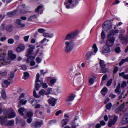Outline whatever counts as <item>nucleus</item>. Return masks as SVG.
I'll return each mask as SVG.
<instances>
[{"label":"nucleus","mask_w":128,"mask_h":128,"mask_svg":"<svg viewBox=\"0 0 128 128\" xmlns=\"http://www.w3.org/2000/svg\"><path fill=\"white\" fill-rule=\"evenodd\" d=\"M100 64L101 68V74H106V72H108V68H106V62L102 60H101Z\"/></svg>","instance_id":"0eeeda50"},{"label":"nucleus","mask_w":128,"mask_h":128,"mask_svg":"<svg viewBox=\"0 0 128 128\" xmlns=\"http://www.w3.org/2000/svg\"><path fill=\"white\" fill-rule=\"evenodd\" d=\"M2 96L4 100H6V90H2Z\"/></svg>","instance_id":"4c0bfd02"},{"label":"nucleus","mask_w":128,"mask_h":128,"mask_svg":"<svg viewBox=\"0 0 128 128\" xmlns=\"http://www.w3.org/2000/svg\"><path fill=\"white\" fill-rule=\"evenodd\" d=\"M6 56L4 54H0V62L2 66H4L6 64H10V61H6V59H4Z\"/></svg>","instance_id":"f8f14e48"},{"label":"nucleus","mask_w":128,"mask_h":128,"mask_svg":"<svg viewBox=\"0 0 128 128\" xmlns=\"http://www.w3.org/2000/svg\"><path fill=\"white\" fill-rule=\"evenodd\" d=\"M76 96L74 94H71L68 96L66 99V102H74V98H76Z\"/></svg>","instance_id":"ddd939ff"},{"label":"nucleus","mask_w":128,"mask_h":128,"mask_svg":"<svg viewBox=\"0 0 128 128\" xmlns=\"http://www.w3.org/2000/svg\"><path fill=\"white\" fill-rule=\"evenodd\" d=\"M78 36V32H72L68 34L64 38V42L66 40H74Z\"/></svg>","instance_id":"20e7f679"},{"label":"nucleus","mask_w":128,"mask_h":128,"mask_svg":"<svg viewBox=\"0 0 128 128\" xmlns=\"http://www.w3.org/2000/svg\"><path fill=\"white\" fill-rule=\"evenodd\" d=\"M10 86V82H8V80H6L4 82V84H2V86H3L4 88H8Z\"/></svg>","instance_id":"a878e982"},{"label":"nucleus","mask_w":128,"mask_h":128,"mask_svg":"<svg viewBox=\"0 0 128 128\" xmlns=\"http://www.w3.org/2000/svg\"><path fill=\"white\" fill-rule=\"evenodd\" d=\"M38 32L40 33V34H44V32H46V30H44V29H39L38 30Z\"/></svg>","instance_id":"680f3d73"},{"label":"nucleus","mask_w":128,"mask_h":128,"mask_svg":"<svg viewBox=\"0 0 128 128\" xmlns=\"http://www.w3.org/2000/svg\"><path fill=\"white\" fill-rule=\"evenodd\" d=\"M18 112L20 114V116H24V114H26V109L21 108L18 110Z\"/></svg>","instance_id":"4be33fe9"},{"label":"nucleus","mask_w":128,"mask_h":128,"mask_svg":"<svg viewBox=\"0 0 128 128\" xmlns=\"http://www.w3.org/2000/svg\"><path fill=\"white\" fill-rule=\"evenodd\" d=\"M36 58L35 56H31L28 58L27 62L28 64H30L31 66H36V62H34V59Z\"/></svg>","instance_id":"2eb2a0df"},{"label":"nucleus","mask_w":128,"mask_h":128,"mask_svg":"<svg viewBox=\"0 0 128 128\" xmlns=\"http://www.w3.org/2000/svg\"><path fill=\"white\" fill-rule=\"evenodd\" d=\"M24 8H26V4L20 6L18 7V10L20 11L22 14H28V11L25 10Z\"/></svg>","instance_id":"dca6fc26"},{"label":"nucleus","mask_w":128,"mask_h":128,"mask_svg":"<svg viewBox=\"0 0 128 128\" xmlns=\"http://www.w3.org/2000/svg\"><path fill=\"white\" fill-rule=\"evenodd\" d=\"M64 46H65V50L67 54H70V52H72V50H74V46L71 42H66L64 41Z\"/></svg>","instance_id":"7ed1b4c3"},{"label":"nucleus","mask_w":128,"mask_h":128,"mask_svg":"<svg viewBox=\"0 0 128 128\" xmlns=\"http://www.w3.org/2000/svg\"><path fill=\"white\" fill-rule=\"evenodd\" d=\"M112 80H109L107 83V86H112Z\"/></svg>","instance_id":"0e129e2a"},{"label":"nucleus","mask_w":128,"mask_h":128,"mask_svg":"<svg viewBox=\"0 0 128 128\" xmlns=\"http://www.w3.org/2000/svg\"><path fill=\"white\" fill-rule=\"evenodd\" d=\"M128 62V58L126 59H123L122 60V61L120 63L119 66H122L124 64L125 62Z\"/></svg>","instance_id":"e433bc0d"},{"label":"nucleus","mask_w":128,"mask_h":128,"mask_svg":"<svg viewBox=\"0 0 128 128\" xmlns=\"http://www.w3.org/2000/svg\"><path fill=\"white\" fill-rule=\"evenodd\" d=\"M79 4L78 0H66L64 2V6L67 10H70Z\"/></svg>","instance_id":"f03ea898"},{"label":"nucleus","mask_w":128,"mask_h":128,"mask_svg":"<svg viewBox=\"0 0 128 128\" xmlns=\"http://www.w3.org/2000/svg\"><path fill=\"white\" fill-rule=\"evenodd\" d=\"M26 98V94L22 93L19 98V100H22V98Z\"/></svg>","instance_id":"6e6d98bb"},{"label":"nucleus","mask_w":128,"mask_h":128,"mask_svg":"<svg viewBox=\"0 0 128 128\" xmlns=\"http://www.w3.org/2000/svg\"><path fill=\"white\" fill-rule=\"evenodd\" d=\"M43 36L44 38H52L54 35L52 33H44Z\"/></svg>","instance_id":"393cba45"},{"label":"nucleus","mask_w":128,"mask_h":128,"mask_svg":"<svg viewBox=\"0 0 128 128\" xmlns=\"http://www.w3.org/2000/svg\"><path fill=\"white\" fill-rule=\"evenodd\" d=\"M28 103V100H22L18 103V106H26Z\"/></svg>","instance_id":"bb28decb"},{"label":"nucleus","mask_w":128,"mask_h":128,"mask_svg":"<svg viewBox=\"0 0 128 128\" xmlns=\"http://www.w3.org/2000/svg\"><path fill=\"white\" fill-rule=\"evenodd\" d=\"M42 122H36L31 124V126L32 128H42Z\"/></svg>","instance_id":"a211bd4d"},{"label":"nucleus","mask_w":128,"mask_h":128,"mask_svg":"<svg viewBox=\"0 0 128 128\" xmlns=\"http://www.w3.org/2000/svg\"><path fill=\"white\" fill-rule=\"evenodd\" d=\"M120 76H122L124 78V80H128V74L126 75V73L124 72H122V73H120Z\"/></svg>","instance_id":"473e14b6"},{"label":"nucleus","mask_w":128,"mask_h":128,"mask_svg":"<svg viewBox=\"0 0 128 128\" xmlns=\"http://www.w3.org/2000/svg\"><path fill=\"white\" fill-rule=\"evenodd\" d=\"M92 48L94 50V54H96L98 52V47L96 46V44H94Z\"/></svg>","instance_id":"09e8293b"},{"label":"nucleus","mask_w":128,"mask_h":128,"mask_svg":"<svg viewBox=\"0 0 128 128\" xmlns=\"http://www.w3.org/2000/svg\"><path fill=\"white\" fill-rule=\"evenodd\" d=\"M110 46H108L107 48L104 49L101 52L102 54H108L109 52H110Z\"/></svg>","instance_id":"cd10ccee"},{"label":"nucleus","mask_w":128,"mask_h":128,"mask_svg":"<svg viewBox=\"0 0 128 128\" xmlns=\"http://www.w3.org/2000/svg\"><path fill=\"white\" fill-rule=\"evenodd\" d=\"M4 28H6V25L4 24H2L0 27V30L2 32H4Z\"/></svg>","instance_id":"052dcab7"},{"label":"nucleus","mask_w":128,"mask_h":128,"mask_svg":"<svg viewBox=\"0 0 128 128\" xmlns=\"http://www.w3.org/2000/svg\"><path fill=\"white\" fill-rule=\"evenodd\" d=\"M108 42H110V44H114L116 42V38L112 37L109 40H107L106 46H112L108 44Z\"/></svg>","instance_id":"b1692460"},{"label":"nucleus","mask_w":128,"mask_h":128,"mask_svg":"<svg viewBox=\"0 0 128 128\" xmlns=\"http://www.w3.org/2000/svg\"><path fill=\"white\" fill-rule=\"evenodd\" d=\"M107 92H108V88H104L102 90L101 92H102V94L103 96H106V94Z\"/></svg>","instance_id":"79ce46f5"},{"label":"nucleus","mask_w":128,"mask_h":128,"mask_svg":"<svg viewBox=\"0 0 128 128\" xmlns=\"http://www.w3.org/2000/svg\"><path fill=\"white\" fill-rule=\"evenodd\" d=\"M26 50V46L24 44H21L18 47L16 48L17 52H24Z\"/></svg>","instance_id":"6ab92c4d"},{"label":"nucleus","mask_w":128,"mask_h":128,"mask_svg":"<svg viewBox=\"0 0 128 128\" xmlns=\"http://www.w3.org/2000/svg\"><path fill=\"white\" fill-rule=\"evenodd\" d=\"M14 28L12 27V26L9 25L6 26V30H7V32H12Z\"/></svg>","instance_id":"2f4dec72"},{"label":"nucleus","mask_w":128,"mask_h":128,"mask_svg":"<svg viewBox=\"0 0 128 128\" xmlns=\"http://www.w3.org/2000/svg\"><path fill=\"white\" fill-rule=\"evenodd\" d=\"M8 118L6 116L5 117L4 116H1L0 118V122L2 126H6L8 124V120H6Z\"/></svg>","instance_id":"4468645a"},{"label":"nucleus","mask_w":128,"mask_h":128,"mask_svg":"<svg viewBox=\"0 0 128 128\" xmlns=\"http://www.w3.org/2000/svg\"><path fill=\"white\" fill-rule=\"evenodd\" d=\"M8 44H14V40L12 38L8 40Z\"/></svg>","instance_id":"5fc2aeb1"},{"label":"nucleus","mask_w":128,"mask_h":128,"mask_svg":"<svg viewBox=\"0 0 128 128\" xmlns=\"http://www.w3.org/2000/svg\"><path fill=\"white\" fill-rule=\"evenodd\" d=\"M26 121H24V120H22L20 122V126H22V128H24V126H26Z\"/></svg>","instance_id":"8fccbe9b"},{"label":"nucleus","mask_w":128,"mask_h":128,"mask_svg":"<svg viewBox=\"0 0 128 128\" xmlns=\"http://www.w3.org/2000/svg\"><path fill=\"white\" fill-rule=\"evenodd\" d=\"M56 82H58V79H56V78L52 79L50 80V82L52 86H54V84H56Z\"/></svg>","instance_id":"ea45409f"},{"label":"nucleus","mask_w":128,"mask_h":128,"mask_svg":"<svg viewBox=\"0 0 128 128\" xmlns=\"http://www.w3.org/2000/svg\"><path fill=\"white\" fill-rule=\"evenodd\" d=\"M42 8H44V6H38V8L36 10L35 12H40V10H42Z\"/></svg>","instance_id":"603ef678"},{"label":"nucleus","mask_w":128,"mask_h":128,"mask_svg":"<svg viewBox=\"0 0 128 128\" xmlns=\"http://www.w3.org/2000/svg\"><path fill=\"white\" fill-rule=\"evenodd\" d=\"M16 72H11L10 74V78H14V76Z\"/></svg>","instance_id":"bf43d9fd"},{"label":"nucleus","mask_w":128,"mask_h":128,"mask_svg":"<svg viewBox=\"0 0 128 128\" xmlns=\"http://www.w3.org/2000/svg\"><path fill=\"white\" fill-rule=\"evenodd\" d=\"M101 36L102 40H104L106 38V32L104 30H102V34H101Z\"/></svg>","instance_id":"de8ad7c7"},{"label":"nucleus","mask_w":128,"mask_h":128,"mask_svg":"<svg viewBox=\"0 0 128 128\" xmlns=\"http://www.w3.org/2000/svg\"><path fill=\"white\" fill-rule=\"evenodd\" d=\"M22 20H16V22H17V24H18L17 26L19 28H24L26 26V25L24 24H22Z\"/></svg>","instance_id":"412c9836"},{"label":"nucleus","mask_w":128,"mask_h":128,"mask_svg":"<svg viewBox=\"0 0 128 128\" xmlns=\"http://www.w3.org/2000/svg\"><path fill=\"white\" fill-rule=\"evenodd\" d=\"M28 40H30V36H26L25 37H24V40L26 42H28Z\"/></svg>","instance_id":"338daca9"},{"label":"nucleus","mask_w":128,"mask_h":128,"mask_svg":"<svg viewBox=\"0 0 128 128\" xmlns=\"http://www.w3.org/2000/svg\"><path fill=\"white\" fill-rule=\"evenodd\" d=\"M27 122L30 124L32 122V118H29L27 120Z\"/></svg>","instance_id":"774afa93"},{"label":"nucleus","mask_w":128,"mask_h":128,"mask_svg":"<svg viewBox=\"0 0 128 128\" xmlns=\"http://www.w3.org/2000/svg\"><path fill=\"white\" fill-rule=\"evenodd\" d=\"M16 56L14 54V52L12 50H10L8 52V59H6V62H10V60H16Z\"/></svg>","instance_id":"9b49d317"},{"label":"nucleus","mask_w":128,"mask_h":128,"mask_svg":"<svg viewBox=\"0 0 128 128\" xmlns=\"http://www.w3.org/2000/svg\"><path fill=\"white\" fill-rule=\"evenodd\" d=\"M27 116L28 118H32L34 116V112H29L27 114Z\"/></svg>","instance_id":"37998d69"},{"label":"nucleus","mask_w":128,"mask_h":128,"mask_svg":"<svg viewBox=\"0 0 128 128\" xmlns=\"http://www.w3.org/2000/svg\"><path fill=\"white\" fill-rule=\"evenodd\" d=\"M119 38L120 40H126V38L122 34H120V36Z\"/></svg>","instance_id":"e2e57ef3"},{"label":"nucleus","mask_w":128,"mask_h":128,"mask_svg":"<svg viewBox=\"0 0 128 128\" xmlns=\"http://www.w3.org/2000/svg\"><path fill=\"white\" fill-rule=\"evenodd\" d=\"M24 80H28V78H30V74H28V72H24Z\"/></svg>","instance_id":"49530a36"},{"label":"nucleus","mask_w":128,"mask_h":128,"mask_svg":"<svg viewBox=\"0 0 128 128\" xmlns=\"http://www.w3.org/2000/svg\"><path fill=\"white\" fill-rule=\"evenodd\" d=\"M40 74H38L36 76V84H35V88L36 90H40V89L41 88V85H42L43 88L45 90L48 88V85L46 83H44V80H40Z\"/></svg>","instance_id":"f257e3e1"},{"label":"nucleus","mask_w":128,"mask_h":128,"mask_svg":"<svg viewBox=\"0 0 128 128\" xmlns=\"http://www.w3.org/2000/svg\"><path fill=\"white\" fill-rule=\"evenodd\" d=\"M46 90H40L39 92V94H40V96H46Z\"/></svg>","instance_id":"c03bdc74"},{"label":"nucleus","mask_w":128,"mask_h":128,"mask_svg":"<svg viewBox=\"0 0 128 128\" xmlns=\"http://www.w3.org/2000/svg\"><path fill=\"white\" fill-rule=\"evenodd\" d=\"M128 124V118L126 116H124L122 120V124Z\"/></svg>","instance_id":"72a5a7b5"},{"label":"nucleus","mask_w":128,"mask_h":128,"mask_svg":"<svg viewBox=\"0 0 128 128\" xmlns=\"http://www.w3.org/2000/svg\"><path fill=\"white\" fill-rule=\"evenodd\" d=\"M106 78H108V74H105V75L103 76V78H102V84H101L102 85V84H104V80H106Z\"/></svg>","instance_id":"864d4df0"},{"label":"nucleus","mask_w":128,"mask_h":128,"mask_svg":"<svg viewBox=\"0 0 128 128\" xmlns=\"http://www.w3.org/2000/svg\"><path fill=\"white\" fill-rule=\"evenodd\" d=\"M29 48L28 49V54L26 55V56L28 58H32V54H34V50H35L36 48L32 46H30Z\"/></svg>","instance_id":"9d476101"},{"label":"nucleus","mask_w":128,"mask_h":128,"mask_svg":"<svg viewBox=\"0 0 128 128\" xmlns=\"http://www.w3.org/2000/svg\"><path fill=\"white\" fill-rule=\"evenodd\" d=\"M52 94V88H48L47 90V92L46 94V96H48L49 94Z\"/></svg>","instance_id":"58836bf2"},{"label":"nucleus","mask_w":128,"mask_h":128,"mask_svg":"<svg viewBox=\"0 0 128 128\" xmlns=\"http://www.w3.org/2000/svg\"><path fill=\"white\" fill-rule=\"evenodd\" d=\"M30 102L33 106H36L38 104V101L34 98H31L30 100Z\"/></svg>","instance_id":"7c9ffc66"},{"label":"nucleus","mask_w":128,"mask_h":128,"mask_svg":"<svg viewBox=\"0 0 128 128\" xmlns=\"http://www.w3.org/2000/svg\"><path fill=\"white\" fill-rule=\"evenodd\" d=\"M102 28L104 32H108V30L112 28V22L110 20L106 22L103 25Z\"/></svg>","instance_id":"423d86ee"},{"label":"nucleus","mask_w":128,"mask_h":128,"mask_svg":"<svg viewBox=\"0 0 128 128\" xmlns=\"http://www.w3.org/2000/svg\"><path fill=\"white\" fill-rule=\"evenodd\" d=\"M120 32L118 30H112L109 32V34L108 35L107 38H110L112 36H116Z\"/></svg>","instance_id":"f3484780"},{"label":"nucleus","mask_w":128,"mask_h":128,"mask_svg":"<svg viewBox=\"0 0 128 128\" xmlns=\"http://www.w3.org/2000/svg\"><path fill=\"white\" fill-rule=\"evenodd\" d=\"M78 68L74 69V70L70 71V72L69 73V75L70 76V78H74L76 76H80L82 74L80 72V66L78 65Z\"/></svg>","instance_id":"39448f33"},{"label":"nucleus","mask_w":128,"mask_h":128,"mask_svg":"<svg viewBox=\"0 0 128 128\" xmlns=\"http://www.w3.org/2000/svg\"><path fill=\"white\" fill-rule=\"evenodd\" d=\"M5 116L7 118H16V114H14V110H8L5 114Z\"/></svg>","instance_id":"6e6552de"},{"label":"nucleus","mask_w":128,"mask_h":128,"mask_svg":"<svg viewBox=\"0 0 128 128\" xmlns=\"http://www.w3.org/2000/svg\"><path fill=\"white\" fill-rule=\"evenodd\" d=\"M89 83L90 84V86H92V84H94V80L92 78H91L89 80Z\"/></svg>","instance_id":"4d7b16f0"},{"label":"nucleus","mask_w":128,"mask_h":128,"mask_svg":"<svg viewBox=\"0 0 128 128\" xmlns=\"http://www.w3.org/2000/svg\"><path fill=\"white\" fill-rule=\"evenodd\" d=\"M94 54V52H88L86 55V60H90V58H92V56Z\"/></svg>","instance_id":"c85d7f7f"},{"label":"nucleus","mask_w":128,"mask_h":128,"mask_svg":"<svg viewBox=\"0 0 128 128\" xmlns=\"http://www.w3.org/2000/svg\"><path fill=\"white\" fill-rule=\"evenodd\" d=\"M36 15H33L32 16H30L28 18V22H32V20L36 19Z\"/></svg>","instance_id":"a19ab883"},{"label":"nucleus","mask_w":128,"mask_h":128,"mask_svg":"<svg viewBox=\"0 0 128 128\" xmlns=\"http://www.w3.org/2000/svg\"><path fill=\"white\" fill-rule=\"evenodd\" d=\"M115 52L116 54H120L122 52V50H120V48L118 47L115 49Z\"/></svg>","instance_id":"3c124183"},{"label":"nucleus","mask_w":128,"mask_h":128,"mask_svg":"<svg viewBox=\"0 0 128 128\" xmlns=\"http://www.w3.org/2000/svg\"><path fill=\"white\" fill-rule=\"evenodd\" d=\"M14 125V120H10L7 122L6 126H10Z\"/></svg>","instance_id":"c9c22d12"},{"label":"nucleus","mask_w":128,"mask_h":128,"mask_svg":"<svg viewBox=\"0 0 128 128\" xmlns=\"http://www.w3.org/2000/svg\"><path fill=\"white\" fill-rule=\"evenodd\" d=\"M34 98H40V96H38V94H36V90L34 91Z\"/></svg>","instance_id":"69168bd1"},{"label":"nucleus","mask_w":128,"mask_h":128,"mask_svg":"<svg viewBox=\"0 0 128 128\" xmlns=\"http://www.w3.org/2000/svg\"><path fill=\"white\" fill-rule=\"evenodd\" d=\"M70 120L68 119H64V120H62V128H64V126H66V124H68Z\"/></svg>","instance_id":"c756f323"},{"label":"nucleus","mask_w":128,"mask_h":128,"mask_svg":"<svg viewBox=\"0 0 128 128\" xmlns=\"http://www.w3.org/2000/svg\"><path fill=\"white\" fill-rule=\"evenodd\" d=\"M16 14V10H14L12 12H8L7 13V16L8 18H12V16H14Z\"/></svg>","instance_id":"5701e85b"},{"label":"nucleus","mask_w":128,"mask_h":128,"mask_svg":"<svg viewBox=\"0 0 128 128\" xmlns=\"http://www.w3.org/2000/svg\"><path fill=\"white\" fill-rule=\"evenodd\" d=\"M0 76H8V72H1L0 73Z\"/></svg>","instance_id":"13d9d810"},{"label":"nucleus","mask_w":128,"mask_h":128,"mask_svg":"<svg viewBox=\"0 0 128 128\" xmlns=\"http://www.w3.org/2000/svg\"><path fill=\"white\" fill-rule=\"evenodd\" d=\"M112 118L113 120H109L108 124L109 128H112V126H114V124H116V122H118V116H113Z\"/></svg>","instance_id":"1a4fd4ad"},{"label":"nucleus","mask_w":128,"mask_h":128,"mask_svg":"<svg viewBox=\"0 0 128 128\" xmlns=\"http://www.w3.org/2000/svg\"><path fill=\"white\" fill-rule=\"evenodd\" d=\"M56 102H58V100H56L54 98H50L49 99V104L52 106H56Z\"/></svg>","instance_id":"aec40b11"},{"label":"nucleus","mask_w":128,"mask_h":128,"mask_svg":"<svg viewBox=\"0 0 128 128\" xmlns=\"http://www.w3.org/2000/svg\"><path fill=\"white\" fill-rule=\"evenodd\" d=\"M121 86H122L120 85V84L119 83L115 90L117 94L120 92Z\"/></svg>","instance_id":"f704fd0d"},{"label":"nucleus","mask_w":128,"mask_h":128,"mask_svg":"<svg viewBox=\"0 0 128 128\" xmlns=\"http://www.w3.org/2000/svg\"><path fill=\"white\" fill-rule=\"evenodd\" d=\"M112 104L110 102L108 103L106 106V108L108 110H110V108H112Z\"/></svg>","instance_id":"a18cd8bd"}]
</instances>
